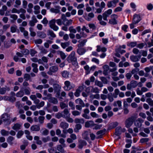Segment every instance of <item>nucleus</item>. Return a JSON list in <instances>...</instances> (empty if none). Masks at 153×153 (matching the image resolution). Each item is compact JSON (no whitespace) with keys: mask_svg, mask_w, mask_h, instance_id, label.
Listing matches in <instances>:
<instances>
[{"mask_svg":"<svg viewBox=\"0 0 153 153\" xmlns=\"http://www.w3.org/2000/svg\"><path fill=\"white\" fill-rule=\"evenodd\" d=\"M75 52L72 51L67 58V60L68 63H71L73 65L76 66H78V64L77 58L75 56Z\"/></svg>","mask_w":153,"mask_h":153,"instance_id":"obj_1","label":"nucleus"},{"mask_svg":"<svg viewBox=\"0 0 153 153\" xmlns=\"http://www.w3.org/2000/svg\"><path fill=\"white\" fill-rule=\"evenodd\" d=\"M64 88L65 91H69L74 88L75 87L74 84L71 83L70 81L68 80L64 82Z\"/></svg>","mask_w":153,"mask_h":153,"instance_id":"obj_2","label":"nucleus"},{"mask_svg":"<svg viewBox=\"0 0 153 153\" xmlns=\"http://www.w3.org/2000/svg\"><path fill=\"white\" fill-rule=\"evenodd\" d=\"M135 120V118L134 117H131L127 118L125 123L126 127L127 128H129L133 124Z\"/></svg>","mask_w":153,"mask_h":153,"instance_id":"obj_3","label":"nucleus"},{"mask_svg":"<svg viewBox=\"0 0 153 153\" xmlns=\"http://www.w3.org/2000/svg\"><path fill=\"white\" fill-rule=\"evenodd\" d=\"M111 19L109 20L108 23L112 25H115L117 24L116 19L118 18V16L115 14H113L111 16Z\"/></svg>","mask_w":153,"mask_h":153,"instance_id":"obj_4","label":"nucleus"},{"mask_svg":"<svg viewBox=\"0 0 153 153\" xmlns=\"http://www.w3.org/2000/svg\"><path fill=\"white\" fill-rule=\"evenodd\" d=\"M11 116L10 114L5 113L2 114L1 117V119L4 122H7V124L8 125V122L10 120Z\"/></svg>","mask_w":153,"mask_h":153,"instance_id":"obj_5","label":"nucleus"},{"mask_svg":"<svg viewBox=\"0 0 153 153\" xmlns=\"http://www.w3.org/2000/svg\"><path fill=\"white\" fill-rule=\"evenodd\" d=\"M56 20L52 19L49 22V25L50 28L54 31H57L59 29V27L55 24Z\"/></svg>","mask_w":153,"mask_h":153,"instance_id":"obj_6","label":"nucleus"},{"mask_svg":"<svg viewBox=\"0 0 153 153\" xmlns=\"http://www.w3.org/2000/svg\"><path fill=\"white\" fill-rule=\"evenodd\" d=\"M119 0H112L108 2L107 5L108 8L115 7L117 4L119 2Z\"/></svg>","mask_w":153,"mask_h":153,"instance_id":"obj_7","label":"nucleus"},{"mask_svg":"<svg viewBox=\"0 0 153 153\" xmlns=\"http://www.w3.org/2000/svg\"><path fill=\"white\" fill-rule=\"evenodd\" d=\"M137 85V82L134 80L131 81L130 83L127 84V88L128 90H130L132 88H135Z\"/></svg>","mask_w":153,"mask_h":153,"instance_id":"obj_8","label":"nucleus"},{"mask_svg":"<svg viewBox=\"0 0 153 153\" xmlns=\"http://www.w3.org/2000/svg\"><path fill=\"white\" fill-rule=\"evenodd\" d=\"M141 19V17L140 14H135L133 16L132 22L134 24H137Z\"/></svg>","mask_w":153,"mask_h":153,"instance_id":"obj_9","label":"nucleus"},{"mask_svg":"<svg viewBox=\"0 0 153 153\" xmlns=\"http://www.w3.org/2000/svg\"><path fill=\"white\" fill-rule=\"evenodd\" d=\"M58 70V67L57 66H53L50 67L48 74L49 75H52L53 73L57 72Z\"/></svg>","mask_w":153,"mask_h":153,"instance_id":"obj_10","label":"nucleus"},{"mask_svg":"<svg viewBox=\"0 0 153 153\" xmlns=\"http://www.w3.org/2000/svg\"><path fill=\"white\" fill-rule=\"evenodd\" d=\"M32 20L29 21V25L31 26L30 27H34L35 24L38 22L35 16H33L31 17Z\"/></svg>","mask_w":153,"mask_h":153,"instance_id":"obj_11","label":"nucleus"},{"mask_svg":"<svg viewBox=\"0 0 153 153\" xmlns=\"http://www.w3.org/2000/svg\"><path fill=\"white\" fill-rule=\"evenodd\" d=\"M91 88V92L92 93H99V90L97 88H94L93 87L90 86L87 88L86 89V91L88 93H90L89 90Z\"/></svg>","mask_w":153,"mask_h":153,"instance_id":"obj_12","label":"nucleus"},{"mask_svg":"<svg viewBox=\"0 0 153 153\" xmlns=\"http://www.w3.org/2000/svg\"><path fill=\"white\" fill-rule=\"evenodd\" d=\"M87 144L86 142L82 139H79L78 140V147L79 149H82L84 146Z\"/></svg>","mask_w":153,"mask_h":153,"instance_id":"obj_13","label":"nucleus"},{"mask_svg":"<svg viewBox=\"0 0 153 153\" xmlns=\"http://www.w3.org/2000/svg\"><path fill=\"white\" fill-rule=\"evenodd\" d=\"M143 121V120L140 118H139L134 122V124L136 127L140 128L141 126L142 123Z\"/></svg>","mask_w":153,"mask_h":153,"instance_id":"obj_14","label":"nucleus"},{"mask_svg":"<svg viewBox=\"0 0 153 153\" xmlns=\"http://www.w3.org/2000/svg\"><path fill=\"white\" fill-rule=\"evenodd\" d=\"M103 69V74L105 75H107L108 74L109 71V67L107 65H105L102 67Z\"/></svg>","mask_w":153,"mask_h":153,"instance_id":"obj_15","label":"nucleus"},{"mask_svg":"<svg viewBox=\"0 0 153 153\" xmlns=\"http://www.w3.org/2000/svg\"><path fill=\"white\" fill-rule=\"evenodd\" d=\"M141 56H135L132 55L130 56V59L133 62H135L139 61L140 58Z\"/></svg>","mask_w":153,"mask_h":153,"instance_id":"obj_16","label":"nucleus"},{"mask_svg":"<svg viewBox=\"0 0 153 153\" xmlns=\"http://www.w3.org/2000/svg\"><path fill=\"white\" fill-rule=\"evenodd\" d=\"M94 123L93 121L89 120L86 122L85 123V127L86 128L92 127L94 126Z\"/></svg>","mask_w":153,"mask_h":153,"instance_id":"obj_17","label":"nucleus"},{"mask_svg":"<svg viewBox=\"0 0 153 153\" xmlns=\"http://www.w3.org/2000/svg\"><path fill=\"white\" fill-rule=\"evenodd\" d=\"M62 112L63 114V118H65L70 117V114L69 113L68 108H65L63 111Z\"/></svg>","mask_w":153,"mask_h":153,"instance_id":"obj_18","label":"nucleus"},{"mask_svg":"<svg viewBox=\"0 0 153 153\" xmlns=\"http://www.w3.org/2000/svg\"><path fill=\"white\" fill-rule=\"evenodd\" d=\"M73 22V20L72 19L68 20L67 19H65L63 21L62 24L65 26H68L72 24Z\"/></svg>","mask_w":153,"mask_h":153,"instance_id":"obj_19","label":"nucleus"},{"mask_svg":"<svg viewBox=\"0 0 153 153\" xmlns=\"http://www.w3.org/2000/svg\"><path fill=\"white\" fill-rule=\"evenodd\" d=\"M30 98L34 101V102L36 105H37L40 102L39 100L37 99L36 96L35 95H31L30 96Z\"/></svg>","mask_w":153,"mask_h":153,"instance_id":"obj_20","label":"nucleus"},{"mask_svg":"<svg viewBox=\"0 0 153 153\" xmlns=\"http://www.w3.org/2000/svg\"><path fill=\"white\" fill-rule=\"evenodd\" d=\"M22 126V124L18 123H16L14 124L13 126L12 127V128L16 131H17L21 129Z\"/></svg>","mask_w":153,"mask_h":153,"instance_id":"obj_21","label":"nucleus"},{"mask_svg":"<svg viewBox=\"0 0 153 153\" xmlns=\"http://www.w3.org/2000/svg\"><path fill=\"white\" fill-rule=\"evenodd\" d=\"M31 131H39L40 130V127L39 126L34 125L32 126L30 128Z\"/></svg>","mask_w":153,"mask_h":153,"instance_id":"obj_22","label":"nucleus"},{"mask_svg":"<svg viewBox=\"0 0 153 153\" xmlns=\"http://www.w3.org/2000/svg\"><path fill=\"white\" fill-rule=\"evenodd\" d=\"M34 140L36 141L35 143L36 144L39 145H41L42 144V141L40 140L39 136H35L34 137Z\"/></svg>","mask_w":153,"mask_h":153,"instance_id":"obj_23","label":"nucleus"},{"mask_svg":"<svg viewBox=\"0 0 153 153\" xmlns=\"http://www.w3.org/2000/svg\"><path fill=\"white\" fill-rule=\"evenodd\" d=\"M54 89L56 92H59L61 89V86L59 84H55L53 85Z\"/></svg>","mask_w":153,"mask_h":153,"instance_id":"obj_24","label":"nucleus"},{"mask_svg":"<svg viewBox=\"0 0 153 153\" xmlns=\"http://www.w3.org/2000/svg\"><path fill=\"white\" fill-rule=\"evenodd\" d=\"M61 74L63 77L65 78H68L69 77V72L67 71H64L61 72Z\"/></svg>","mask_w":153,"mask_h":153,"instance_id":"obj_25","label":"nucleus"},{"mask_svg":"<svg viewBox=\"0 0 153 153\" xmlns=\"http://www.w3.org/2000/svg\"><path fill=\"white\" fill-rule=\"evenodd\" d=\"M87 42V39H84L81 41H80V40L78 42L79 43V44L77 45V46L78 48H80L83 47L85 45Z\"/></svg>","mask_w":153,"mask_h":153,"instance_id":"obj_26","label":"nucleus"},{"mask_svg":"<svg viewBox=\"0 0 153 153\" xmlns=\"http://www.w3.org/2000/svg\"><path fill=\"white\" fill-rule=\"evenodd\" d=\"M121 132L122 129L120 127L118 126L116 128L115 132V134L116 135L119 136L121 134Z\"/></svg>","mask_w":153,"mask_h":153,"instance_id":"obj_27","label":"nucleus"},{"mask_svg":"<svg viewBox=\"0 0 153 153\" xmlns=\"http://www.w3.org/2000/svg\"><path fill=\"white\" fill-rule=\"evenodd\" d=\"M75 102L76 103L79 104L80 105H82V107L85 106L84 103L83 101L80 98H78L75 100Z\"/></svg>","mask_w":153,"mask_h":153,"instance_id":"obj_28","label":"nucleus"},{"mask_svg":"<svg viewBox=\"0 0 153 153\" xmlns=\"http://www.w3.org/2000/svg\"><path fill=\"white\" fill-rule=\"evenodd\" d=\"M86 51L84 48H79L77 51V53L80 55L83 54Z\"/></svg>","mask_w":153,"mask_h":153,"instance_id":"obj_29","label":"nucleus"},{"mask_svg":"<svg viewBox=\"0 0 153 153\" xmlns=\"http://www.w3.org/2000/svg\"><path fill=\"white\" fill-rule=\"evenodd\" d=\"M38 36L42 38H45L46 37V35L45 33L42 31H39L37 32Z\"/></svg>","mask_w":153,"mask_h":153,"instance_id":"obj_30","label":"nucleus"},{"mask_svg":"<svg viewBox=\"0 0 153 153\" xmlns=\"http://www.w3.org/2000/svg\"><path fill=\"white\" fill-rule=\"evenodd\" d=\"M32 66L33 68V71L35 73H37L38 71L37 68L38 65L36 63H33L32 64Z\"/></svg>","mask_w":153,"mask_h":153,"instance_id":"obj_31","label":"nucleus"},{"mask_svg":"<svg viewBox=\"0 0 153 153\" xmlns=\"http://www.w3.org/2000/svg\"><path fill=\"white\" fill-rule=\"evenodd\" d=\"M82 138L86 140H88L89 139L88 137V133L87 131H85L82 135Z\"/></svg>","mask_w":153,"mask_h":153,"instance_id":"obj_32","label":"nucleus"},{"mask_svg":"<svg viewBox=\"0 0 153 153\" xmlns=\"http://www.w3.org/2000/svg\"><path fill=\"white\" fill-rule=\"evenodd\" d=\"M68 126V124L65 122H62L60 124V127L64 129L67 128Z\"/></svg>","mask_w":153,"mask_h":153,"instance_id":"obj_33","label":"nucleus"},{"mask_svg":"<svg viewBox=\"0 0 153 153\" xmlns=\"http://www.w3.org/2000/svg\"><path fill=\"white\" fill-rule=\"evenodd\" d=\"M40 8L39 6L38 5H36L34 6V9L35 10L34 12L35 14H38L40 13Z\"/></svg>","mask_w":153,"mask_h":153,"instance_id":"obj_34","label":"nucleus"},{"mask_svg":"<svg viewBox=\"0 0 153 153\" xmlns=\"http://www.w3.org/2000/svg\"><path fill=\"white\" fill-rule=\"evenodd\" d=\"M57 53L60 55V57L62 59H64L66 57L65 54L61 51H57Z\"/></svg>","mask_w":153,"mask_h":153,"instance_id":"obj_35","label":"nucleus"},{"mask_svg":"<svg viewBox=\"0 0 153 153\" xmlns=\"http://www.w3.org/2000/svg\"><path fill=\"white\" fill-rule=\"evenodd\" d=\"M82 128V126L79 124H77L75 126V128L74 129V131L76 133L79 132V130L80 129Z\"/></svg>","mask_w":153,"mask_h":153,"instance_id":"obj_36","label":"nucleus"},{"mask_svg":"<svg viewBox=\"0 0 153 153\" xmlns=\"http://www.w3.org/2000/svg\"><path fill=\"white\" fill-rule=\"evenodd\" d=\"M29 30L30 32V34L31 36L34 37L36 36V33L34 31V29L32 27H30L29 28Z\"/></svg>","mask_w":153,"mask_h":153,"instance_id":"obj_37","label":"nucleus"},{"mask_svg":"<svg viewBox=\"0 0 153 153\" xmlns=\"http://www.w3.org/2000/svg\"><path fill=\"white\" fill-rule=\"evenodd\" d=\"M112 10L111 9H109L105 11L102 14L108 17L112 13Z\"/></svg>","mask_w":153,"mask_h":153,"instance_id":"obj_38","label":"nucleus"},{"mask_svg":"<svg viewBox=\"0 0 153 153\" xmlns=\"http://www.w3.org/2000/svg\"><path fill=\"white\" fill-rule=\"evenodd\" d=\"M14 139L13 137L10 136L7 139V141L10 144L12 145L13 144L12 141L14 140Z\"/></svg>","mask_w":153,"mask_h":153,"instance_id":"obj_39","label":"nucleus"},{"mask_svg":"<svg viewBox=\"0 0 153 153\" xmlns=\"http://www.w3.org/2000/svg\"><path fill=\"white\" fill-rule=\"evenodd\" d=\"M120 91L117 88L115 89L114 93L113 94V96L114 98H116L117 97L118 95H119Z\"/></svg>","mask_w":153,"mask_h":153,"instance_id":"obj_40","label":"nucleus"},{"mask_svg":"<svg viewBox=\"0 0 153 153\" xmlns=\"http://www.w3.org/2000/svg\"><path fill=\"white\" fill-rule=\"evenodd\" d=\"M94 17V14L93 13H90L88 14V17H86L85 19L88 21H90Z\"/></svg>","mask_w":153,"mask_h":153,"instance_id":"obj_41","label":"nucleus"},{"mask_svg":"<svg viewBox=\"0 0 153 153\" xmlns=\"http://www.w3.org/2000/svg\"><path fill=\"white\" fill-rule=\"evenodd\" d=\"M24 91L25 94L29 95L30 94L31 90L29 87L25 88L24 89Z\"/></svg>","mask_w":153,"mask_h":153,"instance_id":"obj_42","label":"nucleus"},{"mask_svg":"<svg viewBox=\"0 0 153 153\" xmlns=\"http://www.w3.org/2000/svg\"><path fill=\"white\" fill-rule=\"evenodd\" d=\"M70 44V42L69 41L65 42H62L61 43V45L63 48L65 49L66 47L69 46Z\"/></svg>","mask_w":153,"mask_h":153,"instance_id":"obj_43","label":"nucleus"},{"mask_svg":"<svg viewBox=\"0 0 153 153\" xmlns=\"http://www.w3.org/2000/svg\"><path fill=\"white\" fill-rule=\"evenodd\" d=\"M84 122V120L83 118H76L74 120V122L76 123H80L83 124Z\"/></svg>","mask_w":153,"mask_h":153,"instance_id":"obj_44","label":"nucleus"},{"mask_svg":"<svg viewBox=\"0 0 153 153\" xmlns=\"http://www.w3.org/2000/svg\"><path fill=\"white\" fill-rule=\"evenodd\" d=\"M24 94V93L23 91L20 90L16 94V96L17 97H22Z\"/></svg>","mask_w":153,"mask_h":153,"instance_id":"obj_45","label":"nucleus"},{"mask_svg":"<svg viewBox=\"0 0 153 153\" xmlns=\"http://www.w3.org/2000/svg\"><path fill=\"white\" fill-rule=\"evenodd\" d=\"M1 133L2 136H8L9 134V132L4 129H2L1 131Z\"/></svg>","mask_w":153,"mask_h":153,"instance_id":"obj_46","label":"nucleus"},{"mask_svg":"<svg viewBox=\"0 0 153 153\" xmlns=\"http://www.w3.org/2000/svg\"><path fill=\"white\" fill-rule=\"evenodd\" d=\"M49 102L54 104H56L58 103V100L56 99L54 97H51L49 99Z\"/></svg>","mask_w":153,"mask_h":153,"instance_id":"obj_47","label":"nucleus"},{"mask_svg":"<svg viewBox=\"0 0 153 153\" xmlns=\"http://www.w3.org/2000/svg\"><path fill=\"white\" fill-rule=\"evenodd\" d=\"M122 102L121 101L118 100L117 101H115L113 103V105L114 106H118L120 107L121 106Z\"/></svg>","mask_w":153,"mask_h":153,"instance_id":"obj_48","label":"nucleus"},{"mask_svg":"<svg viewBox=\"0 0 153 153\" xmlns=\"http://www.w3.org/2000/svg\"><path fill=\"white\" fill-rule=\"evenodd\" d=\"M137 42H132L128 43L127 45L129 47L133 48L135 46L137 45Z\"/></svg>","mask_w":153,"mask_h":153,"instance_id":"obj_49","label":"nucleus"},{"mask_svg":"<svg viewBox=\"0 0 153 153\" xmlns=\"http://www.w3.org/2000/svg\"><path fill=\"white\" fill-rule=\"evenodd\" d=\"M90 97L92 99L95 98L97 99H99L100 98V96L98 94H96L94 95L91 94L90 96Z\"/></svg>","mask_w":153,"mask_h":153,"instance_id":"obj_50","label":"nucleus"},{"mask_svg":"<svg viewBox=\"0 0 153 153\" xmlns=\"http://www.w3.org/2000/svg\"><path fill=\"white\" fill-rule=\"evenodd\" d=\"M17 28V26L15 25L11 26L10 27L11 32L12 33L15 32L16 31Z\"/></svg>","mask_w":153,"mask_h":153,"instance_id":"obj_51","label":"nucleus"},{"mask_svg":"<svg viewBox=\"0 0 153 153\" xmlns=\"http://www.w3.org/2000/svg\"><path fill=\"white\" fill-rule=\"evenodd\" d=\"M84 68L86 71L85 73L86 74H88L90 73V68L88 65H86L84 66Z\"/></svg>","mask_w":153,"mask_h":153,"instance_id":"obj_52","label":"nucleus"},{"mask_svg":"<svg viewBox=\"0 0 153 153\" xmlns=\"http://www.w3.org/2000/svg\"><path fill=\"white\" fill-rule=\"evenodd\" d=\"M106 130L104 128L102 130H100L97 131L96 133V134L97 135H103L105 134V133L106 131Z\"/></svg>","mask_w":153,"mask_h":153,"instance_id":"obj_53","label":"nucleus"},{"mask_svg":"<svg viewBox=\"0 0 153 153\" xmlns=\"http://www.w3.org/2000/svg\"><path fill=\"white\" fill-rule=\"evenodd\" d=\"M112 94L111 93L110 94H108V95L107 98H108V99L109 101L110 102H112L114 100V99L113 98L114 97H113V95L112 96Z\"/></svg>","mask_w":153,"mask_h":153,"instance_id":"obj_54","label":"nucleus"},{"mask_svg":"<svg viewBox=\"0 0 153 153\" xmlns=\"http://www.w3.org/2000/svg\"><path fill=\"white\" fill-rule=\"evenodd\" d=\"M45 105V102L44 101H42L36 105L37 108L40 109L41 107H43Z\"/></svg>","mask_w":153,"mask_h":153,"instance_id":"obj_55","label":"nucleus"},{"mask_svg":"<svg viewBox=\"0 0 153 153\" xmlns=\"http://www.w3.org/2000/svg\"><path fill=\"white\" fill-rule=\"evenodd\" d=\"M45 119V117L42 116H39L38 118L39 122L40 124H43L44 123Z\"/></svg>","mask_w":153,"mask_h":153,"instance_id":"obj_56","label":"nucleus"},{"mask_svg":"<svg viewBox=\"0 0 153 153\" xmlns=\"http://www.w3.org/2000/svg\"><path fill=\"white\" fill-rule=\"evenodd\" d=\"M146 102L148 103L150 106H153V100L151 99L150 98L147 99L146 100Z\"/></svg>","mask_w":153,"mask_h":153,"instance_id":"obj_57","label":"nucleus"},{"mask_svg":"<svg viewBox=\"0 0 153 153\" xmlns=\"http://www.w3.org/2000/svg\"><path fill=\"white\" fill-rule=\"evenodd\" d=\"M50 138L49 136H47L46 137H43L42 138V141L45 143L50 141Z\"/></svg>","mask_w":153,"mask_h":153,"instance_id":"obj_58","label":"nucleus"},{"mask_svg":"<svg viewBox=\"0 0 153 153\" xmlns=\"http://www.w3.org/2000/svg\"><path fill=\"white\" fill-rule=\"evenodd\" d=\"M23 134L24 132L22 131H19L16 134V137L18 138H19Z\"/></svg>","mask_w":153,"mask_h":153,"instance_id":"obj_59","label":"nucleus"},{"mask_svg":"<svg viewBox=\"0 0 153 153\" xmlns=\"http://www.w3.org/2000/svg\"><path fill=\"white\" fill-rule=\"evenodd\" d=\"M24 78L26 81H27L30 79V75L27 74H25L24 76Z\"/></svg>","mask_w":153,"mask_h":153,"instance_id":"obj_60","label":"nucleus"},{"mask_svg":"<svg viewBox=\"0 0 153 153\" xmlns=\"http://www.w3.org/2000/svg\"><path fill=\"white\" fill-rule=\"evenodd\" d=\"M50 11L51 12L55 13H59L60 12V10L59 9H55L54 8H51L50 9Z\"/></svg>","mask_w":153,"mask_h":153,"instance_id":"obj_61","label":"nucleus"},{"mask_svg":"<svg viewBox=\"0 0 153 153\" xmlns=\"http://www.w3.org/2000/svg\"><path fill=\"white\" fill-rule=\"evenodd\" d=\"M21 52L23 53V55H27L29 53V50L26 49L22 50Z\"/></svg>","mask_w":153,"mask_h":153,"instance_id":"obj_62","label":"nucleus"},{"mask_svg":"<svg viewBox=\"0 0 153 153\" xmlns=\"http://www.w3.org/2000/svg\"><path fill=\"white\" fill-rule=\"evenodd\" d=\"M16 98L15 97L13 96H9V101L12 103H13L16 101Z\"/></svg>","mask_w":153,"mask_h":153,"instance_id":"obj_63","label":"nucleus"},{"mask_svg":"<svg viewBox=\"0 0 153 153\" xmlns=\"http://www.w3.org/2000/svg\"><path fill=\"white\" fill-rule=\"evenodd\" d=\"M69 30L71 33H75L76 32V30L74 29L73 27L72 26L69 27Z\"/></svg>","mask_w":153,"mask_h":153,"instance_id":"obj_64","label":"nucleus"}]
</instances>
